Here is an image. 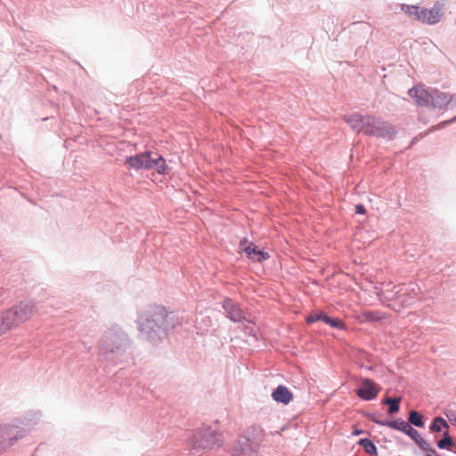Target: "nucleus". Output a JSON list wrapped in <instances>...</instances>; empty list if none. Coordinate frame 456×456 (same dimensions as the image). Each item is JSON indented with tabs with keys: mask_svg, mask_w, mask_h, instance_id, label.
<instances>
[{
	"mask_svg": "<svg viewBox=\"0 0 456 456\" xmlns=\"http://www.w3.org/2000/svg\"><path fill=\"white\" fill-rule=\"evenodd\" d=\"M130 346L126 333L119 327H111L102 333L98 341L99 360L105 368L119 366L123 369L131 357Z\"/></svg>",
	"mask_w": 456,
	"mask_h": 456,
	"instance_id": "f257e3e1",
	"label": "nucleus"
},
{
	"mask_svg": "<svg viewBox=\"0 0 456 456\" xmlns=\"http://www.w3.org/2000/svg\"><path fill=\"white\" fill-rule=\"evenodd\" d=\"M138 330L142 338L155 342L180 324L177 314L161 305L150 306L138 317Z\"/></svg>",
	"mask_w": 456,
	"mask_h": 456,
	"instance_id": "f03ea898",
	"label": "nucleus"
},
{
	"mask_svg": "<svg viewBox=\"0 0 456 456\" xmlns=\"http://www.w3.org/2000/svg\"><path fill=\"white\" fill-rule=\"evenodd\" d=\"M344 119L354 131L365 135L392 140L396 134L393 125L375 116L352 113L345 115Z\"/></svg>",
	"mask_w": 456,
	"mask_h": 456,
	"instance_id": "7ed1b4c3",
	"label": "nucleus"
},
{
	"mask_svg": "<svg viewBox=\"0 0 456 456\" xmlns=\"http://www.w3.org/2000/svg\"><path fill=\"white\" fill-rule=\"evenodd\" d=\"M37 311L32 301H22L0 314V337L28 320Z\"/></svg>",
	"mask_w": 456,
	"mask_h": 456,
	"instance_id": "20e7f679",
	"label": "nucleus"
},
{
	"mask_svg": "<svg viewBox=\"0 0 456 456\" xmlns=\"http://www.w3.org/2000/svg\"><path fill=\"white\" fill-rule=\"evenodd\" d=\"M221 435L216 428L208 425H202L195 429L190 437L191 450L194 452L210 451L216 446H220Z\"/></svg>",
	"mask_w": 456,
	"mask_h": 456,
	"instance_id": "39448f33",
	"label": "nucleus"
},
{
	"mask_svg": "<svg viewBox=\"0 0 456 456\" xmlns=\"http://www.w3.org/2000/svg\"><path fill=\"white\" fill-rule=\"evenodd\" d=\"M126 164L135 170L146 169L156 170L159 174L163 175L167 171V166L163 157L158 153L145 151L134 156H129L126 159Z\"/></svg>",
	"mask_w": 456,
	"mask_h": 456,
	"instance_id": "423d86ee",
	"label": "nucleus"
},
{
	"mask_svg": "<svg viewBox=\"0 0 456 456\" xmlns=\"http://www.w3.org/2000/svg\"><path fill=\"white\" fill-rule=\"evenodd\" d=\"M416 287L415 284L395 286L393 282H386L382 284L378 296L382 301L399 299L405 305H411L412 303L411 299L418 294L415 289Z\"/></svg>",
	"mask_w": 456,
	"mask_h": 456,
	"instance_id": "0eeeda50",
	"label": "nucleus"
},
{
	"mask_svg": "<svg viewBox=\"0 0 456 456\" xmlns=\"http://www.w3.org/2000/svg\"><path fill=\"white\" fill-rule=\"evenodd\" d=\"M28 434V429L14 426L12 422L0 426V453L12 446L18 440Z\"/></svg>",
	"mask_w": 456,
	"mask_h": 456,
	"instance_id": "6e6552de",
	"label": "nucleus"
},
{
	"mask_svg": "<svg viewBox=\"0 0 456 456\" xmlns=\"http://www.w3.org/2000/svg\"><path fill=\"white\" fill-rule=\"evenodd\" d=\"M259 444L248 436H240L232 450V456H259Z\"/></svg>",
	"mask_w": 456,
	"mask_h": 456,
	"instance_id": "1a4fd4ad",
	"label": "nucleus"
},
{
	"mask_svg": "<svg viewBox=\"0 0 456 456\" xmlns=\"http://www.w3.org/2000/svg\"><path fill=\"white\" fill-rule=\"evenodd\" d=\"M430 106L438 110L452 108L456 106V96L433 88Z\"/></svg>",
	"mask_w": 456,
	"mask_h": 456,
	"instance_id": "9d476101",
	"label": "nucleus"
},
{
	"mask_svg": "<svg viewBox=\"0 0 456 456\" xmlns=\"http://www.w3.org/2000/svg\"><path fill=\"white\" fill-rule=\"evenodd\" d=\"M223 308L226 316L233 322L244 323L247 322V317L240 305L235 303L232 299L226 297L222 303Z\"/></svg>",
	"mask_w": 456,
	"mask_h": 456,
	"instance_id": "9b49d317",
	"label": "nucleus"
},
{
	"mask_svg": "<svg viewBox=\"0 0 456 456\" xmlns=\"http://www.w3.org/2000/svg\"><path fill=\"white\" fill-rule=\"evenodd\" d=\"M381 387L372 379L365 378L362 379L361 386L356 389V395L364 401H371L377 397Z\"/></svg>",
	"mask_w": 456,
	"mask_h": 456,
	"instance_id": "f8f14e48",
	"label": "nucleus"
},
{
	"mask_svg": "<svg viewBox=\"0 0 456 456\" xmlns=\"http://www.w3.org/2000/svg\"><path fill=\"white\" fill-rule=\"evenodd\" d=\"M432 92L433 88H424L419 86L409 89L408 94L415 100L419 106L428 107L430 105Z\"/></svg>",
	"mask_w": 456,
	"mask_h": 456,
	"instance_id": "ddd939ff",
	"label": "nucleus"
},
{
	"mask_svg": "<svg viewBox=\"0 0 456 456\" xmlns=\"http://www.w3.org/2000/svg\"><path fill=\"white\" fill-rule=\"evenodd\" d=\"M248 242L247 239L244 238L240 242V248L243 250L247 256L254 261L262 262L270 257L269 254L265 251L258 249L254 243H249L246 245Z\"/></svg>",
	"mask_w": 456,
	"mask_h": 456,
	"instance_id": "4468645a",
	"label": "nucleus"
},
{
	"mask_svg": "<svg viewBox=\"0 0 456 456\" xmlns=\"http://www.w3.org/2000/svg\"><path fill=\"white\" fill-rule=\"evenodd\" d=\"M41 418V413L38 411H31L25 413L22 417L13 419L14 426H19L28 429V433L31 428L37 424Z\"/></svg>",
	"mask_w": 456,
	"mask_h": 456,
	"instance_id": "2eb2a0df",
	"label": "nucleus"
},
{
	"mask_svg": "<svg viewBox=\"0 0 456 456\" xmlns=\"http://www.w3.org/2000/svg\"><path fill=\"white\" fill-rule=\"evenodd\" d=\"M321 321L322 322H324L328 325H330L332 328L338 329V330H346L345 323L337 318H332L326 314L325 313H320L316 314H313L307 317L306 322L308 324L314 323L315 322Z\"/></svg>",
	"mask_w": 456,
	"mask_h": 456,
	"instance_id": "dca6fc26",
	"label": "nucleus"
},
{
	"mask_svg": "<svg viewBox=\"0 0 456 456\" xmlns=\"http://www.w3.org/2000/svg\"><path fill=\"white\" fill-rule=\"evenodd\" d=\"M420 16L419 21L426 22L428 24H436L440 21L443 12L439 7H432L431 9L422 8L419 12Z\"/></svg>",
	"mask_w": 456,
	"mask_h": 456,
	"instance_id": "f3484780",
	"label": "nucleus"
},
{
	"mask_svg": "<svg viewBox=\"0 0 456 456\" xmlns=\"http://www.w3.org/2000/svg\"><path fill=\"white\" fill-rule=\"evenodd\" d=\"M273 399L283 404H289L293 399V394L283 385H279L272 393Z\"/></svg>",
	"mask_w": 456,
	"mask_h": 456,
	"instance_id": "a211bd4d",
	"label": "nucleus"
},
{
	"mask_svg": "<svg viewBox=\"0 0 456 456\" xmlns=\"http://www.w3.org/2000/svg\"><path fill=\"white\" fill-rule=\"evenodd\" d=\"M401 397H387L382 401L383 404L388 405L387 413L394 415L400 411Z\"/></svg>",
	"mask_w": 456,
	"mask_h": 456,
	"instance_id": "6ab92c4d",
	"label": "nucleus"
},
{
	"mask_svg": "<svg viewBox=\"0 0 456 456\" xmlns=\"http://www.w3.org/2000/svg\"><path fill=\"white\" fill-rule=\"evenodd\" d=\"M403 433L411 437L419 447L426 445V440L411 425H409Z\"/></svg>",
	"mask_w": 456,
	"mask_h": 456,
	"instance_id": "aec40b11",
	"label": "nucleus"
},
{
	"mask_svg": "<svg viewBox=\"0 0 456 456\" xmlns=\"http://www.w3.org/2000/svg\"><path fill=\"white\" fill-rule=\"evenodd\" d=\"M408 423L417 428H423L425 425L424 417L417 411H411L409 412Z\"/></svg>",
	"mask_w": 456,
	"mask_h": 456,
	"instance_id": "412c9836",
	"label": "nucleus"
},
{
	"mask_svg": "<svg viewBox=\"0 0 456 456\" xmlns=\"http://www.w3.org/2000/svg\"><path fill=\"white\" fill-rule=\"evenodd\" d=\"M385 424L386 427L401 432H403L405 428L410 425L407 421L403 420V419H396L394 420L386 419Z\"/></svg>",
	"mask_w": 456,
	"mask_h": 456,
	"instance_id": "4be33fe9",
	"label": "nucleus"
},
{
	"mask_svg": "<svg viewBox=\"0 0 456 456\" xmlns=\"http://www.w3.org/2000/svg\"><path fill=\"white\" fill-rule=\"evenodd\" d=\"M442 428H449V425L444 418L437 416L433 419L429 429L431 432L438 433L442 430Z\"/></svg>",
	"mask_w": 456,
	"mask_h": 456,
	"instance_id": "5701e85b",
	"label": "nucleus"
},
{
	"mask_svg": "<svg viewBox=\"0 0 456 456\" xmlns=\"http://www.w3.org/2000/svg\"><path fill=\"white\" fill-rule=\"evenodd\" d=\"M364 451L370 455H376L378 453L375 444L369 438H362L358 442Z\"/></svg>",
	"mask_w": 456,
	"mask_h": 456,
	"instance_id": "b1692460",
	"label": "nucleus"
},
{
	"mask_svg": "<svg viewBox=\"0 0 456 456\" xmlns=\"http://www.w3.org/2000/svg\"><path fill=\"white\" fill-rule=\"evenodd\" d=\"M439 449L451 451L453 445V440L448 432L444 434V437L436 443Z\"/></svg>",
	"mask_w": 456,
	"mask_h": 456,
	"instance_id": "393cba45",
	"label": "nucleus"
},
{
	"mask_svg": "<svg viewBox=\"0 0 456 456\" xmlns=\"http://www.w3.org/2000/svg\"><path fill=\"white\" fill-rule=\"evenodd\" d=\"M402 11H403L405 13H408L411 17H413L414 19L419 20V12L422 11V8L419 9L418 6L402 4Z\"/></svg>",
	"mask_w": 456,
	"mask_h": 456,
	"instance_id": "a878e982",
	"label": "nucleus"
},
{
	"mask_svg": "<svg viewBox=\"0 0 456 456\" xmlns=\"http://www.w3.org/2000/svg\"><path fill=\"white\" fill-rule=\"evenodd\" d=\"M362 317L365 322H378L382 319V315L379 312H364Z\"/></svg>",
	"mask_w": 456,
	"mask_h": 456,
	"instance_id": "bb28decb",
	"label": "nucleus"
},
{
	"mask_svg": "<svg viewBox=\"0 0 456 456\" xmlns=\"http://www.w3.org/2000/svg\"><path fill=\"white\" fill-rule=\"evenodd\" d=\"M364 415H365V417L368 419H370V421L374 422L375 424H377L379 426H381V427H386V424H382V423H386V420L379 419V416H381L380 413H379V412H374V413L367 412Z\"/></svg>",
	"mask_w": 456,
	"mask_h": 456,
	"instance_id": "cd10ccee",
	"label": "nucleus"
},
{
	"mask_svg": "<svg viewBox=\"0 0 456 456\" xmlns=\"http://www.w3.org/2000/svg\"><path fill=\"white\" fill-rule=\"evenodd\" d=\"M243 326H244V331H245V334L248 335V336H252V337H256V330L253 328V326L250 324V322H248L247 320V322H245L244 323H242Z\"/></svg>",
	"mask_w": 456,
	"mask_h": 456,
	"instance_id": "c85d7f7f",
	"label": "nucleus"
},
{
	"mask_svg": "<svg viewBox=\"0 0 456 456\" xmlns=\"http://www.w3.org/2000/svg\"><path fill=\"white\" fill-rule=\"evenodd\" d=\"M444 415L448 418L449 421L456 426V411L446 409L444 411Z\"/></svg>",
	"mask_w": 456,
	"mask_h": 456,
	"instance_id": "c756f323",
	"label": "nucleus"
},
{
	"mask_svg": "<svg viewBox=\"0 0 456 456\" xmlns=\"http://www.w3.org/2000/svg\"><path fill=\"white\" fill-rule=\"evenodd\" d=\"M355 213L359 215H363L366 213V208L362 204H358L355 206Z\"/></svg>",
	"mask_w": 456,
	"mask_h": 456,
	"instance_id": "7c9ffc66",
	"label": "nucleus"
},
{
	"mask_svg": "<svg viewBox=\"0 0 456 456\" xmlns=\"http://www.w3.org/2000/svg\"><path fill=\"white\" fill-rule=\"evenodd\" d=\"M453 121H456V116H455V117H453L452 119H449V120H446V121H444V122L440 123V124L438 125V128H443V127H444L445 126L450 125V124H451V123H452Z\"/></svg>",
	"mask_w": 456,
	"mask_h": 456,
	"instance_id": "2f4dec72",
	"label": "nucleus"
},
{
	"mask_svg": "<svg viewBox=\"0 0 456 456\" xmlns=\"http://www.w3.org/2000/svg\"><path fill=\"white\" fill-rule=\"evenodd\" d=\"M362 433H363V430L358 429V428H354L353 430V432H352V435L357 436L362 435Z\"/></svg>",
	"mask_w": 456,
	"mask_h": 456,
	"instance_id": "473e14b6",
	"label": "nucleus"
}]
</instances>
